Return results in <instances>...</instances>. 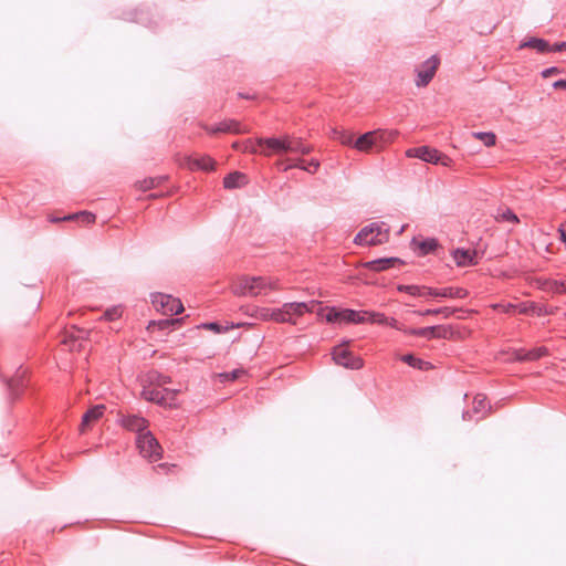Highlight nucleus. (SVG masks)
I'll return each mask as SVG.
<instances>
[{"label": "nucleus", "mask_w": 566, "mask_h": 566, "mask_svg": "<svg viewBox=\"0 0 566 566\" xmlns=\"http://www.w3.org/2000/svg\"><path fill=\"white\" fill-rule=\"evenodd\" d=\"M147 381L149 382V385L158 388L171 382V378L169 376L160 374L157 370H151L147 374Z\"/></svg>", "instance_id": "obj_36"}, {"label": "nucleus", "mask_w": 566, "mask_h": 566, "mask_svg": "<svg viewBox=\"0 0 566 566\" xmlns=\"http://www.w3.org/2000/svg\"><path fill=\"white\" fill-rule=\"evenodd\" d=\"M154 306L161 310L165 315H177L184 311L181 301L168 294L157 293L153 295L151 300Z\"/></svg>", "instance_id": "obj_5"}, {"label": "nucleus", "mask_w": 566, "mask_h": 566, "mask_svg": "<svg viewBox=\"0 0 566 566\" xmlns=\"http://www.w3.org/2000/svg\"><path fill=\"white\" fill-rule=\"evenodd\" d=\"M502 219L503 220H506V221H511V222H518V218L516 217V214L507 209L503 214H502Z\"/></svg>", "instance_id": "obj_54"}, {"label": "nucleus", "mask_w": 566, "mask_h": 566, "mask_svg": "<svg viewBox=\"0 0 566 566\" xmlns=\"http://www.w3.org/2000/svg\"><path fill=\"white\" fill-rule=\"evenodd\" d=\"M367 316H369L367 323L378 324V325H389L392 327H396V324H397L396 318H394V317L389 318L382 313L367 311Z\"/></svg>", "instance_id": "obj_33"}, {"label": "nucleus", "mask_w": 566, "mask_h": 566, "mask_svg": "<svg viewBox=\"0 0 566 566\" xmlns=\"http://www.w3.org/2000/svg\"><path fill=\"white\" fill-rule=\"evenodd\" d=\"M251 315L262 321H270L271 310L266 307H255Z\"/></svg>", "instance_id": "obj_45"}, {"label": "nucleus", "mask_w": 566, "mask_h": 566, "mask_svg": "<svg viewBox=\"0 0 566 566\" xmlns=\"http://www.w3.org/2000/svg\"><path fill=\"white\" fill-rule=\"evenodd\" d=\"M95 219H96L95 214L92 212H88V211H81L77 213H72V214H67V216L63 217V220H67V221L78 220L86 224L94 223Z\"/></svg>", "instance_id": "obj_37"}, {"label": "nucleus", "mask_w": 566, "mask_h": 566, "mask_svg": "<svg viewBox=\"0 0 566 566\" xmlns=\"http://www.w3.org/2000/svg\"><path fill=\"white\" fill-rule=\"evenodd\" d=\"M217 130L229 134H247L249 129L235 119H224L217 125Z\"/></svg>", "instance_id": "obj_26"}, {"label": "nucleus", "mask_w": 566, "mask_h": 566, "mask_svg": "<svg viewBox=\"0 0 566 566\" xmlns=\"http://www.w3.org/2000/svg\"><path fill=\"white\" fill-rule=\"evenodd\" d=\"M163 390H164V395L168 398V401L176 403V397H177L179 390L168 389V388H163Z\"/></svg>", "instance_id": "obj_53"}, {"label": "nucleus", "mask_w": 566, "mask_h": 566, "mask_svg": "<svg viewBox=\"0 0 566 566\" xmlns=\"http://www.w3.org/2000/svg\"><path fill=\"white\" fill-rule=\"evenodd\" d=\"M276 166H277L281 170H283V168H284L286 165H284V164H283V161H277V163H276Z\"/></svg>", "instance_id": "obj_63"}, {"label": "nucleus", "mask_w": 566, "mask_h": 566, "mask_svg": "<svg viewBox=\"0 0 566 566\" xmlns=\"http://www.w3.org/2000/svg\"><path fill=\"white\" fill-rule=\"evenodd\" d=\"M216 160L208 155L201 156L199 158L187 156L185 158V165L188 169L202 170V171H212L216 168Z\"/></svg>", "instance_id": "obj_14"}, {"label": "nucleus", "mask_w": 566, "mask_h": 566, "mask_svg": "<svg viewBox=\"0 0 566 566\" xmlns=\"http://www.w3.org/2000/svg\"><path fill=\"white\" fill-rule=\"evenodd\" d=\"M312 149L313 147L304 144L301 137L285 134V153L307 155Z\"/></svg>", "instance_id": "obj_18"}, {"label": "nucleus", "mask_w": 566, "mask_h": 566, "mask_svg": "<svg viewBox=\"0 0 566 566\" xmlns=\"http://www.w3.org/2000/svg\"><path fill=\"white\" fill-rule=\"evenodd\" d=\"M474 138L483 142L488 147L494 146L496 143V136L492 132H476L473 133Z\"/></svg>", "instance_id": "obj_41"}, {"label": "nucleus", "mask_w": 566, "mask_h": 566, "mask_svg": "<svg viewBox=\"0 0 566 566\" xmlns=\"http://www.w3.org/2000/svg\"><path fill=\"white\" fill-rule=\"evenodd\" d=\"M50 221L51 222H60V221H64V220H63V217H62V218H50Z\"/></svg>", "instance_id": "obj_60"}, {"label": "nucleus", "mask_w": 566, "mask_h": 566, "mask_svg": "<svg viewBox=\"0 0 566 566\" xmlns=\"http://www.w3.org/2000/svg\"><path fill=\"white\" fill-rule=\"evenodd\" d=\"M380 133L367 132L355 139L354 148L359 151H369L374 147H377V137Z\"/></svg>", "instance_id": "obj_19"}, {"label": "nucleus", "mask_w": 566, "mask_h": 566, "mask_svg": "<svg viewBox=\"0 0 566 566\" xmlns=\"http://www.w3.org/2000/svg\"><path fill=\"white\" fill-rule=\"evenodd\" d=\"M406 334L426 338H443L450 339L453 337V329L451 326H427L420 328H408L405 331Z\"/></svg>", "instance_id": "obj_7"}, {"label": "nucleus", "mask_w": 566, "mask_h": 566, "mask_svg": "<svg viewBox=\"0 0 566 566\" xmlns=\"http://www.w3.org/2000/svg\"><path fill=\"white\" fill-rule=\"evenodd\" d=\"M232 148L234 150H241L243 153H251V154H258L259 147L256 146V142L253 143L251 139H247L243 143L234 142L232 144Z\"/></svg>", "instance_id": "obj_39"}, {"label": "nucleus", "mask_w": 566, "mask_h": 566, "mask_svg": "<svg viewBox=\"0 0 566 566\" xmlns=\"http://www.w3.org/2000/svg\"><path fill=\"white\" fill-rule=\"evenodd\" d=\"M403 264H405L403 260H401L399 258L390 256V258H380V259H376V260H371V261H367V262H361L358 265V268H363V269H366V270H369L373 272H382L390 268L401 266Z\"/></svg>", "instance_id": "obj_10"}, {"label": "nucleus", "mask_w": 566, "mask_h": 566, "mask_svg": "<svg viewBox=\"0 0 566 566\" xmlns=\"http://www.w3.org/2000/svg\"><path fill=\"white\" fill-rule=\"evenodd\" d=\"M440 65V59L438 55H432L427 59L422 64L421 69L417 71L416 85L418 87L427 86L436 75V72Z\"/></svg>", "instance_id": "obj_8"}, {"label": "nucleus", "mask_w": 566, "mask_h": 566, "mask_svg": "<svg viewBox=\"0 0 566 566\" xmlns=\"http://www.w3.org/2000/svg\"><path fill=\"white\" fill-rule=\"evenodd\" d=\"M486 397L484 395L478 394L473 399L472 411L474 413H480L486 408Z\"/></svg>", "instance_id": "obj_42"}, {"label": "nucleus", "mask_w": 566, "mask_h": 566, "mask_svg": "<svg viewBox=\"0 0 566 566\" xmlns=\"http://www.w3.org/2000/svg\"><path fill=\"white\" fill-rule=\"evenodd\" d=\"M563 51H566V41L551 45V52H563Z\"/></svg>", "instance_id": "obj_55"}, {"label": "nucleus", "mask_w": 566, "mask_h": 566, "mask_svg": "<svg viewBox=\"0 0 566 566\" xmlns=\"http://www.w3.org/2000/svg\"><path fill=\"white\" fill-rule=\"evenodd\" d=\"M62 343L64 345H67L70 347V350L80 352L83 348L82 343H78V340H77L75 326H72V328L70 331L65 332Z\"/></svg>", "instance_id": "obj_35"}, {"label": "nucleus", "mask_w": 566, "mask_h": 566, "mask_svg": "<svg viewBox=\"0 0 566 566\" xmlns=\"http://www.w3.org/2000/svg\"><path fill=\"white\" fill-rule=\"evenodd\" d=\"M462 417H463V419H464V420H467V419H470V418H471V416H470V412H469V411L464 412Z\"/></svg>", "instance_id": "obj_64"}, {"label": "nucleus", "mask_w": 566, "mask_h": 566, "mask_svg": "<svg viewBox=\"0 0 566 566\" xmlns=\"http://www.w3.org/2000/svg\"><path fill=\"white\" fill-rule=\"evenodd\" d=\"M139 453L150 462L158 461L163 455V448L150 431L137 436Z\"/></svg>", "instance_id": "obj_4"}, {"label": "nucleus", "mask_w": 566, "mask_h": 566, "mask_svg": "<svg viewBox=\"0 0 566 566\" xmlns=\"http://www.w3.org/2000/svg\"><path fill=\"white\" fill-rule=\"evenodd\" d=\"M459 312H468V310H463L461 307H455V308H452V307H449V306H443V307H439V308H428L426 311H418L416 312L418 315H421V316H428V315H443L444 318H449L450 316L459 313Z\"/></svg>", "instance_id": "obj_29"}, {"label": "nucleus", "mask_w": 566, "mask_h": 566, "mask_svg": "<svg viewBox=\"0 0 566 566\" xmlns=\"http://www.w3.org/2000/svg\"><path fill=\"white\" fill-rule=\"evenodd\" d=\"M205 129L211 134V135H214V134H218V133H221L220 130H217V126H205Z\"/></svg>", "instance_id": "obj_58"}, {"label": "nucleus", "mask_w": 566, "mask_h": 566, "mask_svg": "<svg viewBox=\"0 0 566 566\" xmlns=\"http://www.w3.org/2000/svg\"><path fill=\"white\" fill-rule=\"evenodd\" d=\"M256 146L259 147V154L268 157L274 154H283L285 153V135L280 138H258Z\"/></svg>", "instance_id": "obj_9"}, {"label": "nucleus", "mask_w": 566, "mask_h": 566, "mask_svg": "<svg viewBox=\"0 0 566 566\" xmlns=\"http://www.w3.org/2000/svg\"><path fill=\"white\" fill-rule=\"evenodd\" d=\"M319 168V161L317 159L306 160L304 170L310 174H315Z\"/></svg>", "instance_id": "obj_48"}, {"label": "nucleus", "mask_w": 566, "mask_h": 566, "mask_svg": "<svg viewBox=\"0 0 566 566\" xmlns=\"http://www.w3.org/2000/svg\"><path fill=\"white\" fill-rule=\"evenodd\" d=\"M248 176L240 171H232L223 178V187L226 189H237L248 184Z\"/></svg>", "instance_id": "obj_23"}, {"label": "nucleus", "mask_w": 566, "mask_h": 566, "mask_svg": "<svg viewBox=\"0 0 566 566\" xmlns=\"http://www.w3.org/2000/svg\"><path fill=\"white\" fill-rule=\"evenodd\" d=\"M315 302H312L311 305L305 302H292V303H285L284 304V312L286 313L287 317H290V323L292 322L291 317L292 315L301 316L305 312H311L312 307L315 305Z\"/></svg>", "instance_id": "obj_24"}, {"label": "nucleus", "mask_w": 566, "mask_h": 566, "mask_svg": "<svg viewBox=\"0 0 566 566\" xmlns=\"http://www.w3.org/2000/svg\"><path fill=\"white\" fill-rule=\"evenodd\" d=\"M547 354L548 349L542 346L530 350L520 349L515 353V358L520 361H534L546 356Z\"/></svg>", "instance_id": "obj_22"}, {"label": "nucleus", "mask_w": 566, "mask_h": 566, "mask_svg": "<svg viewBox=\"0 0 566 566\" xmlns=\"http://www.w3.org/2000/svg\"><path fill=\"white\" fill-rule=\"evenodd\" d=\"M253 296L265 295L268 291L280 290L279 280L266 276H253Z\"/></svg>", "instance_id": "obj_16"}, {"label": "nucleus", "mask_w": 566, "mask_h": 566, "mask_svg": "<svg viewBox=\"0 0 566 566\" xmlns=\"http://www.w3.org/2000/svg\"><path fill=\"white\" fill-rule=\"evenodd\" d=\"M451 255H452L455 264L460 268L473 266L479 263V261H478L479 253L476 250L458 248L451 252Z\"/></svg>", "instance_id": "obj_12"}, {"label": "nucleus", "mask_w": 566, "mask_h": 566, "mask_svg": "<svg viewBox=\"0 0 566 566\" xmlns=\"http://www.w3.org/2000/svg\"><path fill=\"white\" fill-rule=\"evenodd\" d=\"M305 163H306V160H305V159H301V158H298V159L294 160V163L286 165V166L283 168V171H287L289 169H292V168H300V169H303V170H304Z\"/></svg>", "instance_id": "obj_50"}, {"label": "nucleus", "mask_w": 566, "mask_h": 566, "mask_svg": "<svg viewBox=\"0 0 566 566\" xmlns=\"http://www.w3.org/2000/svg\"><path fill=\"white\" fill-rule=\"evenodd\" d=\"M520 313H523V314L536 313L539 315L541 308L537 305H535L534 303H523L520 306Z\"/></svg>", "instance_id": "obj_46"}, {"label": "nucleus", "mask_w": 566, "mask_h": 566, "mask_svg": "<svg viewBox=\"0 0 566 566\" xmlns=\"http://www.w3.org/2000/svg\"><path fill=\"white\" fill-rule=\"evenodd\" d=\"M270 319L275 321L277 323H290V317H287L284 312V306L277 310H271Z\"/></svg>", "instance_id": "obj_43"}, {"label": "nucleus", "mask_w": 566, "mask_h": 566, "mask_svg": "<svg viewBox=\"0 0 566 566\" xmlns=\"http://www.w3.org/2000/svg\"><path fill=\"white\" fill-rule=\"evenodd\" d=\"M428 296L443 298H465L469 291L463 287L448 286L443 289L428 287L426 289Z\"/></svg>", "instance_id": "obj_13"}, {"label": "nucleus", "mask_w": 566, "mask_h": 566, "mask_svg": "<svg viewBox=\"0 0 566 566\" xmlns=\"http://www.w3.org/2000/svg\"><path fill=\"white\" fill-rule=\"evenodd\" d=\"M562 73V70L556 67V66H552V67H548V69H545L541 72V75L543 78H548L549 76L552 75H555V74H559Z\"/></svg>", "instance_id": "obj_51"}, {"label": "nucleus", "mask_w": 566, "mask_h": 566, "mask_svg": "<svg viewBox=\"0 0 566 566\" xmlns=\"http://www.w3.org/2000/svg\"><path fill=\"white\" fill-rule=\"evenodd\" d=\"M142 397L151 402H156L163 407L175 408L177 403L168 401V398L164 395V390L151 385L145 386L142 390Z\"/></svg>", "instance_id": "obj_11"}, {"label": "nucleus", "mask_w": 566, "mask_h": 566, "mask_svg": "<svg viewBox=\"0 0 566 566\" xmlns=\"http://www.w3.org/2000/svg\"><path fill=\"white\" fill-rule=\"evenodd\" d=\"M122 315V311L118 307H113L105 312V317L107 321L117 319Z\"/></svg>", "instance_id": "obj_49"}, {"label": "nucleus", "mask_w": 566, "mask_h": 566, "mask_svg": "<svg viewBox=\"0 0 566 566\" xmlns=\"http://www.w3.org/2000/svg\"><path fill=\"white\" fill-rule=\"evenodd\" d=\"M373 132L380 133L379 136L377 137V147H382V145L392 142L398 136L397 130L377 129Z\"/></svg>", "instance_id": "obj_40"}, {"label": "nucleus", "mask_w": 566, "mask_h": 566, "mask_svg": "<svg viewBox=\"0 0 566 566\" xmlns=\"http://www.w3.org/2000/svg\"><path fill=\"white\" fill-rule=\"evenodd\" d=\"M469 314V313H473V311H468V312H459V315H458V318H464V316L462 314Z\"/></svg>", "instance_id": "obj_61"}, {"label": "nucleus", "mask_w": 566, "mask_h": 566, "mask_svg": "<svg viewBox=\"0 0 566 566\" xmlns=\"http://www.w3.org/2000/svg\"><path fill=\"white\" fill-rule=\"evenodd\" d=\"M245 374L244 369H234L229 373H221L219 374V378L221 381H234L237 380L241 375Z\"/></svg>", "instance_id": "obj_44"}, {"label": "nucleus", "mask_w": 566, "mask_h": 566, "mask_svg": "<svg viewBox=\"0 0 566 566\" xmlns=\"http://www.w3.org/2000/svg\"><path fill=\"white\" fill-rule=\"evenodd\" d=\"M120 423L125 429L137 432L138 434L148 431L147 429L149 426L148 420L138 415L124 416Z\"/></svg>", "instance_id": "obj_15"}, {"label": "nucleus", "mask_w": 566, "mask_h": 566, "mask_svg": "<svg viewBox=\"0 0 566 566\" xmlns=\"http://www.w3.org/2000/svg\"><path fill=\"white\" fill-rule=\"evenodd\" d=\"M553 87L556 90H566V80H558L554 82Z\"/></svg>", "instance_id": "obj_57"}, {"label": "nucleus", "mask_w": 566, "mask_h": 566, "mask_svg": "<svg viewBox=\"0 0 566 566\" xmlns=\"http://www.w3.org/2000/svg\"><path fill=\"white\" fill-rule=\"evenodd\" d=\"M332 138L338 140L340 144L346 146H353L355 143V135L352 132H348L343 128H333Z\"/></svg>", "instance_id": "obj_31"}, {"label": "nucleus", "mask_w": 566, "mask_h": 566, "mask_svg": "<svg viewBox=\"0 0 566 566\" xmlns=\"http://www.w3.org/2000/svg\"><path fill=\"white\" fill-rule=\"evenodd\" d=\"M558 232L562 241L566 243V221L559 226Z\"/></svg>", "instance_id": "obj_56"}, {"label": "nucleus", "mask_w": 566, "mask_h": 566, "mask_svg": "<svg viewBox=\"0 0 566 566\" xmlns=\"http://www.w3.org/2000/svg\"><path fill=\"white\" fill-rule=\"evenodd\" d=\"M24 371H18L17 375L12 378H10L7 382L8 389L10 392V396L12 399L18 398L21 392L23 391V388L25 387L24 382Z\"/></svg>", "instance_id": "obj_25"}, {"label": "nucleus", "mask_w": 566, "mask_h": 566, "mask_svg": "<svg viewBox=\"0 0 566 566\" xmlns=\"http://www.w3.org/2000/svg\"><path fill=\"white\" fill-rule=\"evenodd\" d=\"M384 223H370L364 227L355 237L357 245H379L388 241L389 229Z\"/></svg>", "instance_id": "obj_1"}, {"label": "nucleus", "mask_w": 566, "mask_h": 566, "mask_svg": "<svg viewBox=\"0 0 566 566\" xmlns=\"http://www.w3.org/2000/svg\"><path fill=\"white\" fill-rule=\"evenodd\" d=\"M412 243L417 245L418 254L421 256L434 253L440 247L438 240L434 238H428L420 242H417L416 239H413Z\"/></svg>", "instance_id": "obj_27"}, {"label": "nucleus", "mask_w": 566, "mask_h": 566, "mask_svg": "<svg viewBox=\"0 0 566 566\" xmlns=\"http://www.w3.org/2000/svg\"><path fill=\"white\" fill-rule=\"evenodd\" d=\"M406 155L410 158H419L426 163L440 164L444 167H450L453 163L449 156L430 146L410 148L406 151Z\"/></svg>", "instance_id": "obj_3"}, {"label": "nucleus", "mask_w": 566, "mask_h": 566, "mask_svg": "<svg viewBox=\"0 0 566 566\" xmlns=\"http://www.w3.org/2000/svg\"><path fill=\"white\" fill-rule=\"evenodd\" d=\"M368 318L367 311H355L350 308L338 310L334 306L326 307L325 319L332 324H364L367 323Z\"/></svg>", "instance_id": "obj_2"}, {"label": "nucleus", "mask_w": 566, "mask_h": 566, "mask_svg": "<svg viewBox=\"0 0 566 566\" xmlns=\"http://www.w3.org/2000/svg\"><path fill=\"white\" fill-rule=\"evenodd\" d=\"M400 360L419 370H429L433 368L430 361H426L413 354H405L400 356Z\"/></svg>", "instance_id": "obj_28"}, {"label": "nucleus", "mask_w": 566, "mask_h": 566, "mask_svg": "<svg viewBox=\"0 0 566 566\" xmlns=\"http://www.w3.org/2000/svg\"><path fill=\"white\" fill-rule=\"evenodd\" d=\"M333 360L348 369H360L364 366L361 357L354 355L353 352L348 350L344 345H338L333 350Z\"/></svg>", "instance_id": "obj_6"}, {"label": "nucleus", "mask_w": 566, "mask_h": 566, "mask_svg": "<svg viewBox=\"0 0 566 566\" xmlns=\"http://www.w3.org/2000/svg\"><path fill=\"white\" fill-rule=\"evenodd\" d=\"M254 279L253 276L242 275L238 279V282L233 286V294L237 296H253L254 287H253Z\"/></svg>", "instance_id": "obj_20"}, {"label": "nucleus", "mask_w": 566, "mask_h": 566, "mask_svg": "<svg viewBox=\"0 0 566 566\" xmlns=\"http://www.w3.org/2000/svg\"><path fill=\"white\" fill-rule=\"evenodd\" d=\"M238 96L240 98H245V99H253L254 96L253 95H249V94H243V93H238Z\"/></svg>", "instance_id": "obj_59"}, {"label": "nucleus", "mask_w": 566, "mask_h": 566, "mask_svg": "<svg viewBox=\"0 0 566 566\" xmlns=\"http://www.w3.org/2000/svg\"><path fill=\"white\" fill-rule=\"evenodd\" d=\"M168 179L167 176H158V177H148L144 180H140L136 184L137 188L142 191H147L153 188H156L164 184Z\"/></svg>", "instance_id": "obj_34"}, {"label": "nucleus", "mask_w": 566, "mask_h": 566, "mask_svg": "<svg viewBox=\"0 0 566 566\" xmlns=\"http://www.w3.org/2000/svg\"><path fill=\"white\" fill-rule=\"evenodd\" d=\"M429 286H419V285H405L400 284L397 286L399 292L408 293L412 296H428L426 289Z\"/></svg>", "instance_id": "obj_38"}, {"label": "nucleus", "mask_w": 566, "mask_h": 566, "mask_svg": "<svg viewBox=\"0 0 566 566\" xmlns=\"http://www.w3.org/2000/svg\"><path fill=\"white\" fill-rule=\"evenodd\" d=\"M542 289L555 294L566 293V277L562 280H546L542 284Z\"/></svg>", "instance_id": "obj_32"}, {"label": "nucleus", "mask_w": 566, "mask_h": 566, "mask_svg": "<svg viewBox=\"0 0 566 566\" xmlns=\"http://www.w3.org/2000/svg\"><path fill=\"white\" fill-rule=\"evenodd\" d=\"M523 48L534 49L539 53L551 52V44L546 40L539 39V38H531L526 42H523L520 45V49H523Z\"/></svg>", "instance_id": "obj_30"}, {"label": "nucleus", "mask_w": 566, "mask_h": 566, "mask_svg": "<svg viewBox=\"0 0 566 566\" xmlns=\"http://www.w3.org/2000/svg\"><path fill=\"white\" fill-rule=\"evenodd\" d=\"M201 327L208 331H212L214 333H223L229 331V327H223L217 322L205 323L201 325Z\"/></svg>", "instance_id": "obj_47"}, {"label": "nucleus", "mask_w": 566, "mask_h": 566, "mask_svg": "<svg viewBox=\"0 0 566 566\" xmlns=\"http://www.w3.org/2000/svg\"><path fill=\"white\" fill-rule=\"evenodd\" d=\"M469 314V313H473V311H468V312H459V315H458V318H464V316L462 314Z\"/></svg>", "instance_id": "obj_62"}, {"label": "nucleus", "mask_w": 566, "mask_h": 566, "mask_svg": "<svg viewBox=\"0 0 566 566\" xmlns=\"http://www.w3.org/2000/svg\"><path fill=\"white\" fill-rule=\"evenodd\" d=\"M104 405H96L90 408L82 417V421L80 424V431L81 433H84L86 430H88L93 422L101 419L105 411Z\"/></svg>", "instance_id": "obj_17"}, {"label": "nucleus", "mask_w": 566, "mask_h": 566, "mask_svg": "<svg viewBox=\"0 0 566 566\" xmlns=\"http://www.w3.org/2000/svg\"><path fill=\"white\" fill-rule=\"evenodd\" d=\"M184 318H164L158 321H150L147 326V331L150 333L160 331H170L182 323Z\"/></svg>", "instance_id": "obj_21"}, {"label": "nucleus", "mask_w": 566, "mask_h": 566, "mask_svg": "<svg viewBox=\"0 0 566 566\" xmlns=\"http://www.w3.org/2000/svg\"><path fill=\"white\" fill-rule=\"evenodd\" d=\"M75 332H76V337H77L78 343H83V342L87 340L90 331L75 327Z\"/></svg>", "instance_id": "obj_52"}]
</instances>
